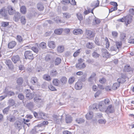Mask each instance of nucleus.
Here are the masks:
<instances>
[{
	"instance_id": "obj_25",
	"label": "nucleus",
	"mask_w": 134,
	"mask_h": 134,
	"mask_svg": "<svg viewBox=\"0 0 134 134\" xmlns=\"http://www.w3.org/2000/svg\"><path fill=\"white\" fill-rule=\"evenodd\" d=\"M64 49V46L62 45L59 46L57 48V51L59 53L63 52Z\"/></svg>"
},
{
	"instance_id": "obj_17",
	"label": "nucleus",
	"mask_w": 134,
	"mask_h": 134,
	"mask_svg": "<svg viewBox=\"0 0 134 134\" xmlns=\"http://www.w3.org/2000/svg\"><path fill=\"white\" fill-rule=\"evenodd\" d=\"M30 82L33 85L36 84L38 83V80L36 77H33L31 78Z\"/></svg>"
},
{
	"instance_id": "obj_1",
	"label": "nucleus",
	"mask_w": 134,
	"mask_h": 134,
	"mask_svg": "<svg viewBox=\"0 0 134 134\" xmlns=\"http://www.w3.org/2000/svg\"><path fill=\"white\" fill-rule=\"evenodd\" d=\"M132 16L129 15H127L124 17L119 19L118 20L119 21L123 22H125V24L127 25L130 24L132 20Z\"/></svg>"
},
{
	"instance_id": "obj_59",
	"label": "nucleus",
	"mask_w": 134,
	"mask_h": 134,
	"mask_svg": "<svg viewBox=\"0 0 134 134\" xmlns=\"http://www.w3.org/2000/svg\"><path fill=\"white\" fill-rule=\"evenodd\" d=\"M31 49L34 52L36 53H37L39 51L38 49L35 47H32Z\"/></svg>"
},
{
	"instance_id": "obj_18",
	"label": "nucleus",
	"mask_w": 134,
	"mask_h": 134,
	"mask_svg": "<svg viewBox=\"0 0 134 134\" xmlns=\"http://www.w3.org/2000/svg\"><path fill=\"white\" fill-rule=\"evenodd\" d=\"M37 9L40 11L43 10L44 8V6L41 3H38L37 5Z\"/></svg>"
},
{
	"instance_id": "obj_22",
	"label": "nucleus",
	"mask_w": 134,
	"mask_h": 134,
	"mask_svg": "<svg viewBox=\"0 0 134 134\" xmlns=\"http://www.w3.org/2000/svg\"><path fill=\"white\" fill-rule=\"evenodd\" d=\"M60 80L63 84H64L67 82V79L66 77L63 76L60 79Z\"/></svg>"
},
{
	"instance_id": "obj_30",
	"label": "nucleus",
	"mask_w": 134,
	"mask_h": 134,
	"mask_svg": "<svg viewBox=\"0 0 134 134\" xmlns=\"http://www.w3.org/2000/svg\"><path fill=\"white\" fill-rule=\"evenodd\" d=\"M91 12L92 13V9L88 8H87V9H85L83 12V14L85 15H86Z\"/></svg>"
},
{
	"instance_id": "obj_57",
	"label": "nucleus",
	"mask_w": 134,
	"mask_h": 134,
	"mask_svg": "<svg viewBox=\"0 0 134 134\" xmlns=\"http://www.w3.org/2000/svg\"><path fill=\"white\" fill-rule=\"evenodd\" d=\"M80 49H78L77 51H76L74 54L73 56L75 57L77 56L80 53Z\"/></svg>"
},
{
	"instance_id": "obj_26",
	"label": "nucleus",
	"mask_w": 134,
	"mask_h": 134,
	"mask_svg": "<svg viewBox=\"0 0 134 134\" xmlns=\"http://www.w3.org/2000/svg\"><path fill=\"white\" fill-rule=\"evenodd\" d=\"M120 86L119 83H115L113 84L112 87V88L114 90H116Z\"/></svg>"
},
{
	"instance_id": "obj_39",
	"label": "nucleus",
	"mask_w": 134,
	"mask_h": 134,
	"mask_svg": "<svg viewBox=\"0 0 134 134\" xmlns=\"http://www.w3.org/2000/svg\"><path fill=\"white\" fill-rule=\"evenodd\" d=\"M77 16L78 19L80 21L82 20L83 19L82 15L80 13H78L76 14Z\"/></svg>"
},
{
	"instance_id": "obj_10",
	"label": "nucleus",
	"mask_w": 134,
	"mask_h": 134,
	"mask_svg": "<svg viewBox=\"0 0 134 134\" xmlns=\"http://www.w3.org/2000/svg\"><path fill=\"white\" fill-rule=\"evenodd\" d=\"M5 62L10 69H12L13 68V65L12 64V62L10 60H7L5 61Z\"/></svg>"
},
{
	"instance_id": "obj_7",
	"label": "nucleus",
	"mask_w": 134,
	"mask_h": 134,
	"mask_svg": "<svg viewBox=\"0 0 134 134\" xmlns=\"http://www.w3.org/2000/svg\"><path fill=\"white\" fill-rule=\"evenodd\" d=\"M102 55L103 57L106 58H108L110 56V54L108 52L107 49L105 48H103L102 50Z\"/></svg>"
},
{
	"instance_id": "obj_42",
	"label": "nucleus",
	"mask_w": 134,
	"mask_h": 134,
	"mask_svg": "<svg viewBox=\"0 0 134 134\" xmlns=\"http://www.w3.org/2000/svg\"><path fill=\"white\" fill-rule=\"evenodd\" d=\"M57 71L55 70H52L51 71L50 73V75L52 76H55L57 74Z\"/></svg>"
},
{
	"instance_id": "obj_54",
	"label": "nucleus",
	"mask_w": 134,
	"mask_h": 134,
	"mask_svg": "<svg viewBox=\"0 0 134 134\" xmlns=\"http://www.w3.org/2000/svg\"><path fill=\"white\" fill-rule=\"evenodd\" d=\"M75 80L74 77H70L69 79L68 80V82L69 83L72 84L74 81Z\"/></svg>"
},
{
	"instance_id": "obj_29",
	"label": "nucleus",
	"mask_w": 134,
	"mask_h": 134,
	"mask_svg": "<svg viewBox=\"0 0 134 134\" xmlns=\"http://www.w3.org/2000/svg\"><path fill=\"white\" fill-rule=\"evenodd\" d=\"M99 2L98 0H96L93 2L94 7L93 8V11L95 8L98 7L99 6Z\"/></svg>"
},
{
	"instance_id": "obj_62",
	"label": "nucleus",
	"mask_w": 134,
	"mask_h": 134,
	"mask_svg": "<svg viewBox=\"0 0 134 134\" xmlns=\"http://www.w3.org/2000/svg\"><path fill=\"white\" fill-rule=\"evenodd\" d=\"M88 81L90 85H91L92 84V75H91L90 77L88 79Z\"/></svg>"
},
{
	"instance_id": "obj_56",
	"label": "nucleus",
	"mask_w": 134,
	"mask_h": 134,
	"mask_svg": "<svg viewBox=\"0 0 134 134\" xmlns=\"http://www.w3.org/2000/svg\"><path fill=\"white\" fill-rule=\"evenodd\" d=\"M100 54L96 52H94L93 53V57L95 58H97L99 57Z\"/></svg>"
},
{
	"instance_id": "obj_33",
	"label": "nucleus",
	"mask_w": 134,
	"mask_h": 134,
	"mask_svg": "<svg viewBox=\"0 0 134 134\" xmlns=\"http://www.w3.org/2000/svg\"><path fill=\"white\" fill-rule=\"evenodd\" d=\"M92 112H90L88 113L86 115V117L87 120H90L92 119Z\"/></svg>"
},
{
	"instance_id": "obj_11",
	"label": "nucleus",
	"mask_w": 134,
	"mask_h": 134,
	"mask_svg": "<svg viewBox=\"0 0 134 134\" xmlns=\"http://www.w3.org/2000/svg\"><path fill=\"white\" fill-rule=\"evenodd\" d=\"M26 107L30 110H32L34 109V104L32 102H30L26 105Z\"/></svg>"
},
{
	"instance_id": "obj_8",
	"label": "nucleus",
	"mask_w": 134,
	"mask_h": 134,
	"mask_svg": "<svg viewBox=\"0 0 134 134\" xmlns=\"http://www.w3.org/2000/svg\"><path fill=\"white\" fill-rule=\"evenodd\" d=\"M34 100L35 102L40 105L43 102V99L41 98L39 96L35 97L34 98Z\"/></svg>"
},
{
	"instance_id": "obj_36",
	"label": "nucleus",
	"mask_w": 134,
	"mask_h": 134,
	"mask_svg": "<svg viewBox=\"0 0 134 134\" xmlns=\"http://www.w3.org/2000/svg\"><path fill=\"white\" fill-rule=\"evenodd\" d=\"M5 92L7 94L6 95L10 96H11L14 95L15 94L14 92H13L11 91H6V89H5Z\"/></svg>"
},
{
	"instance_id": "obj_14",
	"label": "nucleus",
	"mask_w": 134,
	"mask_h": 134,
	"mask_svg": "<svg viewBox=\"0 0 134 134\" xmlns=\"http://www.w3.org/2000/svg\"><path fill=\"white\" fill-rule=\"evenodd\" d=\"M76 67L80 69H82L86 67V65L84 63H77L76 65Z\"/></svg>"
},
{
	"instance_id": "obj_24",
	"label": "nucleus",
	"mask_w": 134,
	"mask_h": 134,
	"mask_svg": "<svg viewBox=\"0 0 134 134\" xmlns=\"http://www.w3.org/2000/svg\"><path fill=\"white\" fill-rule=\"evenodd\" d=\"M14 125L15 127L18 128H21L22 126L21 122L18 121L16 122L15 123Z\"/></svg>"
},
{
	"instance_id": "obj_43",
	"label": "nucleus",
	"mask_w": 134,
	"mask_h": 134,
	"mask_svg": "<svg viewBox=\"0 0 134 134\" xmlns=\"http://www.w3.org/2000/svg\"><path fill=\"white\" fill-rule=\"evenodd\" d=\"M116 45V48L118 49L120 48L122 45V43L121 42H118L116 41L115 42Z\"/></svg>"
},
{
	"instance_id": "obj_21",
	"label": "nucleus",
	"mask_w": 134,
	"mask_h": 134,
	"mask_svg": "<svg viewBox=\"0 0 134 134\" xmlns=\"http://www.w3.org/2000/svg\"><path fill=\"white\" fill-rule=\"evenodd\" d=\"M48 46L51 48H54L55 47L54 42L53 41H50L48 42Z\"/></svg>"
},
{
	"instance_id": "obj_63",
	"label": "nucleus",
	"mask_w": 134,
	"mask_h": 134,
	"mask_svg": "<svg viewBox=\"0 0 134 134\" xmlns=\"http://www.w3.org/2000/svg\"><path fill=\"white\" fill-rule=\"evenodd\" d=\"M104 103L106 105H108L110 102V100L108 99H106L104 100V101H103Z\"/></svg>"
},
{
	"instance_id": "obj_34",
	"label": "nucleus",
	"mask_w": 134,
	"mask_h": 134,
	"mask_svg": "<svg viewBox=\"0 0 134 134\" xmlns=\"http://www.w3.org/2000/svg\"><path fill=\"white\" fill-rule=\"evenodd\" d=\"M107 110L110 113H113L114 111V109H112V105H110L107 107Z\"/></svg>"
},
{
	"instance_id": "obj_64",
	"label": "nucleus",
	"mask_w": 134,
	"mask_h": 134,
	"mask_svg": "<svg viewBox=\"0 0 134 134\" xmlns=\"http://www.w3.org/2000/svg\"><path fill=\"white\" fill-rule=\"evenodd\" d=\"M48 88L51 91H55V90H56L54 86L51 85L49 86H48Z\"/></svg>"
},
{
	"instance_id": "obj_5",
	"label": "nucleus",
	"mask_w": 134,
	"mask_h": 134,
	"mask_svg": "<svg viewBox=\"0 0 134 134\" xmlns=\"http://www.w3.org/2000/svg\"><path fill=\"white\" fill-rule=\"evenodd\" d=\"M7 10L8 14L10 15H13L15 12V9L11 5H9L7 7Z\"/></svg>"
},
{
	"instance_id": "obj_28",
	"label": "nucleus",
	"mask_w": 134,
	"mask_h": 134,
	"mask_svg": "<svg viewBox=\"0 0 134 134\" xmlns=\"http://www.w3.org/2000/svg\"><path fill=\"white\" fill-rule=\"evenodd\" d=\"M63 31L62 29H59L55 30L54 31L55 33L57 35H60Z\"/></svg>"
},
{
	"instance_id": "obj_16",
	"label": "nucleus",
	"mask_w": 134,
	"mask_h": 134,
	"mask_svg": "<svg viewBox=\"0 0 134 134\" xmlns=\"http://www.w3.org/2000/svg\"><path fill=\"white\" fill-rule=\"evenodd\" d=\"M73 34L75 35H77L81 34L82 33V30L80 29H75L73 31Z\"/></svg>"
},
{
	"instance_id": "obj_20",
	"label": "nucleus",
	"mask_w": 134,
	"mask_h": 134,
	"mask_svg": "<svg viewBox=\"0 0 134 134\" xmlns=\"http://www.w3.org/2000/svg\"><path fill=\"white\" fill-rule=\"evenodd\" d=\"M34 95L33 93H26V97L27 99H32L34 97Z\"/></svg>"
},
{
	"instance_id": "obj_49",
	"label": "nucleus",
	"mask_w": 134,
	"mask_h": 134,
	"mask_svg": "<svg viewBox=\"0 0 134 134\" xmlns=\"http://www.w3.org/2000/svg\"><path fill=\"white\" fill-rule=\"evenodd\" d=\"M58 116L56 115H54L53 116V119L55 122L57 123L58 122Z\"/></svg>"
},
{
	"instance_id": "obj_19",
	"label": "nucleus",
	"mask_w": 134,
	"mask_h": 134,
	"mask_svg": "<svg viewBox=\"0 0 134 134\" xmlns=\"http://www.w3.org/2000/svg\"><path fill=\"white\" fill-rule=\"evenodd\" d=\"M0 14L3 16L5 17L7 15V12L4 8H2L0 9Z\"/></svg>"
},
{
	"instance_id": "obj_27",
	"label": "nucleus",
	"mask_w": 134,
	"mask_h": 134,
	"mask_svg": "<svg viewBox=\"0 0 134 134\" xmlns=\"http://www.w3.org/2000/svg\"><path fill=\"white\" fill-rule=\"evenodd\" d=\"M86 34L89 38H91L92 37V32L90 30H86Z\"/></svg>"
},
{
	"instance_id": "obj_35",
	"label": "nucleus",
	"mask_w": 134,
	"mask_h": 134,
	"mask_svg": "<svg viewBox=\"0 0 134 134\" xmlns=\"http://www.w3.org/2000/svg\"><path fill=\"white\" fill-rule=\"evenodd\" d=\"M43 78L45 80L49 81L51 80L50 76L48 75L45 74L43 76Z\"/></svg>"
},
{
	"instance_id": "obj_3",
	"label": "nucleus",
	"mask_w": 134,
	"mask_h": 134,
	"mask_svg": "<svg viewBox=\"0 0 134 134\" xmlns=\"http://www.w3.org/2000/svg\"><path fill=\"white\" fill-rule=\"evenodd\" d=\"M24 56L26 59L32 60L34 58L32 52L30 51H26L24 53Z\"/></svg>"
},
{
	"instance_id": "obj_50",
	"label": "nucleus",
	"mask_w": 134,
	"mask_h": 134,
	"mask_svg": "<svg viewBox=\"0 0 134 134\" xmlns=\"http://www.w3.org/2000/svg\"><path fill=\"white\" fill-rule=\"evenodd\" d=\"M94 17L95 18L94 19V23L95 22V23L97 24H99L100 22V20L99 19L96 18L94 16Z\"/></svg>"
},
{
	"instance_id": "obj_9",
	"label": "nucleus",
	"mask_w": 134,
	"mask_h": 134,
	"mask_svg": "<svg viewBox=\"0 0 134 134\" xmlns=\"http://www.w3.org/2000/svg\"><path fill=\"white\" fill-rule=\"evenodd\" d=\"M82 83L80 81L77 82L75 84V88L77 90H80L82 88Z\"/></svg>"
},
{
	"instance_id": "obj_46",
	"label": "nucleus",
	"mask_w": 134,
	"mask_h": 134,
	"mask_svg": "<svg viewBox=\"0 0 134 134\" xmlns=\"http://www.w3.org/2000/svg\"><path fill=\"white\" fill-rule=\"evenodd\" d=\"M8 103L10 106H13L15 104V102L14 100L11 99L9 100Z\"/></svg>"
},
{
	"instance_id": "obj_60",
	"label": "nucleus",
	"mask_w": 134,
	"mask_h": 134,
	"mask_svg": "<svg viewBox=\"0 0 134 134\" xmlns=\"http://www.w3.org/2000/svg\"><path fill=\"white\" fill-rule=\"evenodd\" d=\"M29 120H28V119L25 120V119H24V125H24V128L25 126L26 125H27L28 127H29L30 126V124H26V122H29Z\"/></svg>"
},
{
	"instance_id": "obj_61",
	"label": "nucleus",
	"mask_w": 134,
	"mask_h": 134,
	"mask_svg": "<svg viewBox=\"0 0 134 134\" xmlns=\"http://www.w3.org/2000/svg\"><path fill=\"white\" fill-rule=\"evenodd\" d=\"M9 107H7L4 109L3 110V112L4 114H7L9 110Z\"/></svg>"
},
{
	"instance_id": "obj_38",
	"label": "nucleus",
	"mask_w": 134,
	"mask_h": 134,
	"mask_svg": "<svg viewBox=\"0 0 134 134\" xmlns=\"http://www.w3.org/2000/svg\"><path fill=\"white\" fill-rule=\"evenodd\" d=\"M117 81L119 83H123L124 82L126 81V80L123 77H121L118 78L117 80Z\"/></svg>"
},
{
	"instance_id": "obj_2",
	"label": "nucleus",
	"mask_w": 134,
	"mask_h": 134,
	"mask_svg": "<svg viewBox=\"0 0 134 134\" xmlns=\"http://www.w3.org/2000/svg\"><path fill=\"white\" fill-rule=\"evenodd\" d=\"M106 107V105L103 101L100 102L98 105L96 104H94L93 105V108L94 109L97 110L99 108L101 111L103 110Z\"/></svg>"
},
{
	"instance_id": "obj_31",
	"label": "nucleus",
	"mask_w": 134,
	"mask_h": 134,
	"mask_svg": "<svg viewBox=\"0 0 134 134\" xmlns=\"http://www.w3.org/2000/svg\"><path fill=\"white\" fill-rule=\"evenodd\" d=\"M76 122L79 124H81L85 121V120L81 118H78L75 120Z\"/></svg>"
},
{
	"instance_id": "obj_23",
	"label": "nucleus",
	"mask_w": 134,
	"mask_h": 134,
	"mask_svg": "<svg viewBox=\"0 0 134 134\" xmlns=\"http://www.w3.org/2000/svg\"><path fill=\"white\" fill-rule=\"evenodd\" d=\"M72 120V118L69 115L66 116L65 121L67 123H70L71 122Z\"/></svg>"
},
{
	"instance_id": "obj_41",
	"label": "nucleus",
	"mask_w": 134,
	"mask_h": 134,
	"mask_svg": "<svg viewBox=\"0 0 134 134\" xmlns=\"http://www.w3.org/2000/svg\"><path fill=\"white\" fill-rule=\"evenodd\" d=\"M61 61V59L59 58H57L55 61V64L56 65H58L60 63Z\"/></svg>"
},
{
	"instance_id": "obj_12",
	"label": "nucleus",
	"mask_w": 134,
	"mask_h": 134,
	"mask_svg": "<svg viewBox=\"0 0 134 134\" xmlns=\"http://www.w3.org/2000/svg\"><path fill=\"white\" fill-rule=\"evenodd\" d=\"M12 61L15 63H16L17 62L19 61L20 58L18 55L13 56L12 58Z\"/></svg>"
},
{
	"instance_id": "obj_55",
	"label": "nucleus",
	"mask_w": 134,
	"mask_h": 134,
	"mask_svg": "<svg viewBox=\"0 0 134 134\" xmlns=\"http://www.w3.org/2000/svg\"><path fill=\"white\" fill-rule=\"evenodd\" d=\"M126 37V34L125 33H121L120 34V39L121 40H123Z\"/></svg>"
},
{
	"instance_id": "obj_6",
	"label": "nucleus",
	"mask_w": 134,
	"mask_h": 134,
	"mask_svg": "<svg viewBox=\"0 0 134 134\" xmlns=\"http://www.w3.org/2000/svg\"><path fill=\"white\" fill-rule=\"evenodd\" d=\"M35 45L38 46V48L40 49V48L42 49H46L47 47L46 44V43L44 42H42L38 46V44L37 43H36L35 44Z\"/></svg>"
},
{
	"instance_id": "obj_4",
	"label": "nucleus",
	"mask_w": 134,
	"mask_h": 134,
	"mask_svg": "<svg viewBox=\"0 0 134 134\" xmlns=\"http://www.w3.org/2000/svg\"><path fill=\"white\" fill-rule=\"evenodd\" d=\"M7 120L11 122H14L16 120V118L14 115L10 114L8 115L7 117Z\"/></svg>"
},
{
	"instance_id": "obj_40",
	"label": "nucleus",
	"mask_w": 134,
	"mask_h": 134,
	"mask_svg": "<svg viewBox=\"0 0 134 134\" xmlns=\"http://www.w3.org/2000/svg\"><path fill=\"white\" fill-rule=\"evenodd\" d=\"M54 85L56 86H58L59 85V81L57 79H54L53 81Z\"/></svg>"
},
{
	"instance_id": "obj_32",
	"label": "nucleus",
	"mask_w": 134,
	"mask_h": 134,
	"mask_svg": "<svg viewBox=\"0 0 134 134\" xmlns=\"http://www.w3.org/2000/svg\"><path fill=\"white\" fill-rule=\"evenodd\" d=\"M20 12L23 14H25L26 12V8L24 6H22L20 8Z\"/></svg>"
},
{
	"instance_id": "obj_53",
	"label": "nucleus",
	"mask_w": 134,
	"mask_h": 134,
	"mask_svg": "<svg viewBox=\"0 0 134 134\" xmlns=\"http://www.w3.org/2000/svg\"><path fill=\"white\" fill-rule=\"evenodd\" d=\"M16 39L19 42H22L23 41V38L20 35H17L16 37Z\"/></svg>"
},
{
	"instance_id": "obj_44",
	"label": "nucleus",
	"mask_w": 134,
	"mask_h": 134,
	"mask_svg": "<svg viewBox=\"0 0 134 134\" xmlns=\"http://www.w3.org/2000/svg\"><path fill=\"white\" fill-rule=\"evenodd\" d=\"M111 34L112 35L113 38H115L117 37L118 34L116 31H113L112 32Z\"/></svg>"
},
{
	"instance_id": "obj_45",
	"label": "nucleus",
	"mask_w": 134,
	"mask_h": 134,
	"mask_svg": "<svg viewBox=\"0 0 134 134\" xmlns=\"http://www.w3.org/2000/svg\"><path fill=\"white\" fill-rule=\"evenodd\" d=\"M124 70L125 71L129 72L131 70V68L130 66L126 65L124 67Z\"/></svg>"
},
{
	"instance_id": "obj_48",
	"label": "nucleus",
	"mask_w": 134,
	"mask_h": 134,
	"mask_svg": "<svg viewBox=\"0 0 134 134\" xmlns=\"http://www.w3.org/2000/svg\"><path fill=\"white\" fill-rule=\"evenodd\" d=\"M23 82V80L22 78L20 77L17 80V83L19 85H21Z\"/></svg>"
},
{
	"instance_id": "obj_58",
	"label": "nucleus",
	"mask_w": 134,
	"mask_h": 134,
	"mask_svg": "<svg viewBox=\"0 0 134 134\" xmlns=\"http://www.w3.org/2000/svg\"><path fill=\"white\" fill-rule=\"evenodd\" d=\"M98 122L100 124H105L106 122V121L105 119H100L98 120Z\"/></svg>"
},
{
	"instance_id": "obj_15",
	"label": "nucleus",
	"mask_w": 134,
	"mask_h": 134,
	"mask_svg": "<svg viewBox=\"0 0 134 134\" xmlns=\"http://www.w3.org/2000/svg\"><path fill=\"white\" fill-rule=\"evenodd\" d=\"M16 44V43L15 41H12L10 42L8 44V47L9 48H12Z\"/></svg>"
},
{
	"instance_id": "obj_13",
	"label": "nucleus",
	"mask_w": 134,
	"mask_h": 134,
	"mask_svg": "<svg viewBox=\"0 0 134 134\" xmlns=\"http://www.w3.org/2000/svg\"><path fill=\"white\" fill-rule=\"evenodd\" d=\"M19 13L16 12L15 13L14 17V19L15 21H18L20 19V15Z\"/></svg>"
},
{
	"instance_id": "obj_37",
	"label": "nucleus",
	"mask_w": 134,
	"mask_h": 134,
	"mask_svg": "<svg viewBox=\"0 0 134 134\" xmlns=\"http://www.w3.org/2000/svg\"><path fill=\"white\" fill-rule=\"evenodd\" d=\"M106 79L104 77H102L100 78L99 80V82L101 84H104L106 82Z\"/></svg>"
},
{
	"instance_id": "obj_47",
	"label": "nucleus",
	"mask_w": 134,
	"mask_h": 134,
	"mask_svg": "<svg viewBox=\"0 0 134 134\" xmlns=\"http://www.w3.org/2000/svg\"><path fill=\"white\" fill-rule=\"evenodd\" d=\"M20 20L21 23L23 24L24 25L26 23V20L25 17L24 16H21V18Z\"/></svg>"
},
{
	"instance_id": "obj_51",
	"label": "nucleus",
	"mask_w": 134,
	"mask_h": 134,
	"mask_svg": "<svg viewBox=\"0 0 134 134\" xmlns=\"http://www.w3.org/2000/svg\"><path fill=\"white\" fill-rule=\"evenodd\" d=\"M38 116L41 118H43L44 117L45 114L44 113L42 112H40L38 113Z\"/></svg>"
},
{
	"instance_id": "obj_52",
	"label": "nucleus",
	"mask_w": 134,
	"mask_h": 134,
	"mask_svg": "<svg viewBox=\"0 0 134 134\" xmlns=\"http://www.w3.org/2000/svg\"><path fill=\"white\" fill-rule=\"evenodd\" d=\"M63 17L66 18H69L71 17V15L69 13H65L63 14Z\"/></svg>"
}]
</instances>
